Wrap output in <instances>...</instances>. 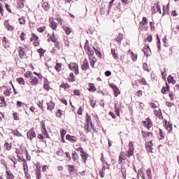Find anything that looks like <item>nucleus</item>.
Wrapping results in <instances>:
<instances>
[{
  "label": "nucleus",
  "mask_w": 179,
  "mask_h": 179,
  "mask_svg": "<svg viewBox=\"0 0 179 179\" xmlns=\"http://www.w3.org/2000/svg\"><path fill=\"white\" fill-rule=\"evenodd\" d=\"M140 30H148V28L146 27L145 24H148V18L146 17H143V20L140 22Z\"/></svg>",
  "instance_id": "1"
},
{
  "label": "nucleus",
  "mask_w": 179,
  "mask_h": 179,
  "mask_svg": "<svg viewBox=\"0 0 179 179\" xmlns=\"http://www.w3.org/2000/svg\"><path fill=\"white\" fill-rule=\"evenodd\" d=\"M69 66L71 71H75L76 75H79V66H78V64L72 62Z\"/></svg>",
  "instance_id": "2"
},
{
  "label": "nucleus",
  "mask_w": 179,
  "mask_h": 179,
  "mask_svg": "<svg viewBox=\"0 0 179 179\" xmlns=\"http://www.w3.org/2000/svg\"><path fill=\"white\" fill-rule=\"evenodd\" d=\"M27 138L28 139H30V141H31V139H33L34 138H36L37 134H36V131H34V129H31L27 133Z\"/></svg>",
  "instance_id": "3"
},
{
  "label": "nucleus",
  "mask_w": 179,
  "mask_h": 179,
  "mask_svg": "<svg viewBox=\"0 0 179 179\" xmlns=\"http://www.w3.org/2000/svg\"><path fill=\"white\" fill-rule=\"evenodd\" d=\"M127 156H129V157H131V156H134V144L132 143V141H130L129 143Z\"/></svg>",
  "instance_id": "4"
},
{
  "label": "nucleus",
  "mask_w": 179,
  "mask_h": 179,
  "mask_svg": "<svg viewBox=\"0 0 179 179\" xmlns=\"http://www.w3.org/2000/svg\"><path fill=\"white\" fill-rule=\"evenodd\" d=\"M29 83L32 86H37V85H38V78L34 76H32L29 78Z\"/></svg>",
  "instance_id": "5"
},
{
  "label": "nucleus",
  "mask_w": 179,
  "mask_h": 179,
  "mask_svg": "<svg viewBox=\"0 0 179 179\" xmlns=\"http://www.w3.org/2000/svg\"><path fill=\"white\" fill-rule=\"evenodd\" d=\"M143 52H144V55L145 57H149L151 54L150 48H149V45H145V48L143 49Z\"/></svg>",
  "instance_id": "6"
},
{
  "label": "nucleus",
  "mask_w": 179,
  "mask_h": 179,
  "mask_svg": "<svg viewBox=\"0 0 179 179\" xmlns=\"http://www.w3.org/2000/svg\"><path fill=\"white\" fill-rule=\"evenodd\" d=\"M36 169V177H37V179H40L41 177V171H40V163H36L35 164Z\"/></svg>",
  "instance_id": "7"
},
{
  "label": "nucleus",
  "mask_w": 179,
  "mask_h": 179,
  "mask_svg": "<svg viewBox=\"0 0 179 179\" xmlns=\"http://www.w3.org/2000/svg\"><path fill=\"white\" fill-rule=\"evenodd\" d=\"M81 69L83 71H87L89 69V61H87V59H85L83 61V64L81 65Z\"/></svg>",
  "instance_id": "8"
},
{
  "label": "nucleus",
  "mask_w": 179,
  "mask_h": 179,
  "mask_svg": "<svg viewBox=\"0 0 179 179\" xmlns=\"http://www.w3.org/2000/svg\"><path fill=\"white\" fill-rule=\"evenodd\" d=\"M18 52H19V57L20 58H23L26 55V52H24V49L23 48L20 47L18 48Z\"/></svg>",
  "instance_id": "9"
},
{
  "label": "nucleus",
  "mask_w": 179,
  "mask_h": 179,
  "mask_svg": "<svg viewBox=\"0 0 179 179\" xmlns=\"http://www.w3.org/2000/svg\"><path fill=\"white\" fill-rule=\"evenodd\" d=\"M66 139H67V141H69L70 142H76V137L71 136L69 134H67L66 136Z\"/></svg>",
  "instance_id": "10"
},
{
  "label": "nucleus",
  "mask_w": 179,
  "mask_h": 179,
  "mask_svg": "<svg viewBox=\"0 0 179 179\" xmlns=\"http://www.w3.org/2000/svg\"><path fill=\"white\" fill-rule=\"evenodd\" d=\"M152 146H153V143H152V141H148L145 143V148L147 150H148L149 152L152 150Z\"/></svg>",
  "instance_id": "11"
},
{
  "label": "nucleus",
  "mask_w": 179,
  "mask_h": 179,
  "mask_svg": "<svg viewBox=\"0 0 179 179\" xmlns=\"http://www.w3.org/2000/svg\"><path fill=\"white\" fill-rule=\"evenodd\" d=\"M48 106V110H50V111H52V109L55 107V103H54L52 101H50V103H47Z\"/></svg>",
  "instance_id": "12"
},
{
  "label": "nucleus",
  "mask_w": 179,
  "mask_h": 179,
  "mask_svg": "<svg viewBox=\"0 0 179 179\" xmlns=\"http://www.w3.org/2000/svg\"><path fill=\"white\" fill-rule=\"evenodd\" d=\"M121 171L122 174V178H127V169L125 168V166L122 165Z\"/></svg>",
  "instance_id": "13"
},
{
  "label": "nucleus",
  "mask_w": 179,
  "mask_h": 179,
  "mask_svg": "<svg viewBox=\"0 0 179 179\" xmlns=\"http://www.w3.org/2000/svg\"><path fill=\"white\" fill-rule=\"evenodd\" d=\"M124 38V34L120 33L116 38V41L118 43V44H121V41H122V39Z\"/></svg>",
  "instance_id": "14"
},
{
  "label": "nucleus",
  "mask_w": 179,
  "mask_h": 179,
  "mask_svg": "<svg viewBox=\"0 0 179 179\" xmlns=\"http://www.w3.org/2000/svg\"><path fill=\"white\" fill-rule=\"evenodd\" d=\"M169 89H170V87H169V85L166 83V87H163L162 89L161 90V92L162 93H163V94H166V92H168Z\"/></svg>",
  "instance_id": "15"
},
{
  "label": "nucleus",
  "mask_w": 179,
  "mask_h": 179,
  "mask_svg": "<svg viewBox=\"0 0 179 179\" xmlns=\"http://www.w3.org/2000/svg\"><path fill=\"white\" fill-rule=\"evenodd\" d=\"M42 8L44 9V10H45V12H47V10L50 9V6L48 5V3L44 2L42 3Z\"/></svg>",
  "instance_id": "16"
},
{
  "label": "nucleus",
  "mask_w": 179,
  "mask_h": 179,
  "mask_svg": "<svg viewBox=\"0 0 179 179\" xmlns=\"http://www.w3.org/2000/svg\"><path fill=\"white\" fill-rule=\"evenodd\" d=\"M144 125L148 128V129H150L152 128V122L148 120L147 122H143Z\"/></svg>",
  "instance_id": "17"
},
{
  "label": "nucleus",
  "mask_w": 179,
  "mask_h": 179,
  "mask_svg": "<svg viewBox=\"0 0 179 179\" xmlns=\"http://www.w3.org/2000/svg\"><path fill=\"white\" fill-rule=\"evenodd\" d=\"M78 150H80V152L81 157H87V153H86L85 151H83V148H78Z\"/></svg>",
  "instance_id": "18"
},
{
  "label": "nucleus",
  "mask_w": 179,
  "mask_h": 179,
  "mask_svg": "<svg viewBox=\"0 0 179 179\" xmlns=\"http://www.w3.org/2000/svg\"><path fill=\"white\" fill-rule=\"evenodd\" d=\"M3 106H6V102H5V97H0V107H3Z\"/></svg>",
  "instance_id": "19"
},
{
  "label": "nucleus",
  "mask_w": 179,
  "mask_h": 179,
  "mask_svg": "<svg viewBox=\"0 0 179 179\" xmlns=\"http://www.w3.org/2000/svg\"><path fill=\"white\" fill-rule=\"evenodd\" d=\"M165 125L166 126V129L169 132H171V131H173V124L170 123H168L167 124V122H165Z\"/></svg>",
  "instance_id": "20"
},
{
  "label": "nucleus",
  "mask_w": 179,
  "mask_h": 179,
  "mask_svg": "<svg viewBox=\"0 0 179 179\" xmlns=\"http://www.w3.org/2000/svg\"><path fill=\"white\" fill-rule=\"evenodd\" d=\"M42 132L45 138H48V133L47 132V129H45V126L44 124H43Z\"/></svg>",
  "instance_id": "21"
},
{
  "label": "nucleus",
  "mask_w": 179,
  "mask_h": 179,
  "mask_svg": "<svg viewBox=\"0 0 179 179\" xmlns=\"http://www.w3.org/2000/svg\"><path fill=\"white\" fill-rule=\"evenodd\" d=\"M64 30L67 36H69V34L72 33V30H71V28H69V27H64Z\"/></svg>",
  "instance_id": "22"
},
{
  "label": "nucleus",
  "mask_w": 179,
  "mask_h": 179,
  "mask_svg": "<svg viewBox=\"0 0 179 179\" xmlns=\"http://www.w3.org/2000/svg\"><path fill=\"white\" fill-rule=\"evenodd\" d=\"M168 82H169V83H172L173 85L176 84V81L174 80V78L171 76H168Z\"/></svg>",
  "instance_id": "23"
},
{
  "label": "nucleus",
  "mask_w": 179,
  "mask_h": 179,
  "mask_svg": "<svg viewBox=\"0 0 179 179\" xmlns=\"http://www.w3.org/2000/svg\"><path fill=\"white\" fill-rule=\"evenodd\" d=\"M4 148L6 149V150H10V149H12V144L9 143H6L4 144Z\"/></svg>",
  "instance_id": "24"
},
{
  "label": "nucleus",
  "mask_w": 179,
  "mask_h": 179,
  "mask_svg": "<svg viewBox=\"0 0 179 179\" xmlns=\"http://www.w3.org/2000/svg\"><path fill=\"white\" fill-rule=\"evenodd\" d=\"M62 66V65L61 64V63H57L55 66V69H56V71H57V72H59L61 71Z\"/></svg>",
  "instance_id": "25"
},
{
  "label": "nucleus",
  "mask_w": 179,
  "mask_h": 179,
  "mask_svg": "<svg viewBox=\"0 0 179 179\" xmlns=\"http://www.w3.org/2000/svg\"><path fill=\"white\" fill-rule=\"evenodd\" d=\"M58 26V24H57L55 22L52 21L50 24V27L53 30H57V27Z\"/></svg>",
  "instance_id": "26"
},
{
  "label": "nucleus",
  "mask_w": 179,
  "mask_h": 179,
  "mask_svg": "<svg viewBox=\"0 0 179 179\" xmlns=\"http://www.w3.org/2000/svg\"><path fill=\"white\" fill-rule=\"evenodd\" d=\"M84 48L85 51H90V46H89V41L86 40Z\"/></svg>",
  "instance_id": "27"
},
{
  "label": "nucleus",
  "mask_w": 179,
  "mask_h": 179,
  "mask_svg": "<svg viewBox=\"0 0 179 179\" xmlns=\"http://www.w3.org/2000/svg\"><path fill=\"white\" fill-rule=\"evenodd\" d=\"M90 62L91 66H92V68H94V64H96V59H94V57L90 58Z\"/></svg>",
  "instance_id": "28"
},
{
  "label": "nucleus",
  "mask_w": 179,
  "mask_h": 179,
  "mask_svg": "<svg viewBox=\"0 0 179 179\" xmlns=\"http://www.w3.org/2000/svg\"><path fill=\"white\" fill-rule=\"evenodd\" d=\"M131 59L134 62H135V61H136V59H138V55H136L135 53L131 52Z\"/></svg>",
  "instance_id": "29"
},
{
  "label": "nucleus",
  "mask_w": 179,
  "mask_h": 179,
  "mask_svg": "<svg viewBox=\"0 0 179 179\" xmlns=\"http://www.w3.org/2000/svg\"><path fill=\"white\" fill-rule=\"evenodd\" d=\"M155 115L156 117H158L159 118V120H162L163 119V115H162V110H159L158 113H155Z\"/></svg>",
  "instance_id": "30"
},
{
  "label": "nucleus",
  "mask_w": 179,
  "mask_h": 179,
  "mask_svg": "<svg viewBox=\"0 0 179 179\" xmlns=\"http://www.w3.org/2000/svg\"><path fill=\"white\" fill-rule=\"evenodd\" d=\"M17 82H18L20 85H25L24 79H23L22 78H17Z\"/></svg>",
  "instance_id": "31"
},
{
  "label": "nucleus",
  "mask_w": 179,
  "mask_h": 179,
  "mask_svg": "<svg viewBox=\"0 0 179 179\" xmlns=\"http://www.w3.org/2000/svg\"><path fill=\"white\" fill-rule=\"evenodd\" d=\"M89 91L90 92H96V87H94V84H90Z\"/></svg>",
  "instance_id": "32"
},
{
  "label": "nucleus",
  "mask_w": 179,
  "mask_h": 179,
  "mask_svg": "<svg viewBox=\"0 0 179 179\" xmlns=\"http://www.w3.org/2000/svg\"><path fill=\"white\" fill-rule=\"evenodd\" d=\"M111 52H112L113 57L115 59H117L118 57L117 56V54L115 53V49H111Z\"/></svg>",
  "instance_id": "33"
},
{
  "label": "nucleus",
  "mask_w": 179,
  "mask_h": 179,
  "mask_svg": "<svg viewBox=\"0 0 179 179\" xmlns=\"http://www.w3.org/2000/svg\"><path fill=\"white\" fill-rule=\"evenodd\" d=\"M32 37L31 38V41H37L38 40V36H37L36 34H32Z\"/></svg>",
  "instance_id": "34"
},
{
  "label": "nucleus",
  "mask_w": 179,
  "mask_h": 179,
  "mask_svg": "<svg viewBox=\"0 0 179 179\" xmlns=\"http://www.w3.org/2000/svg\"><path fill=\"white\" fill-rule=\"evenodd\" d=\"M115 111L117 115H120V106L116 105V103L115 104Z\"/></svg>",
  "instance_id": "35"
},
{
  "label": "nucleus",
  "mask_w": 179,
  "mask_h": 179,
  "mask_svg": "<svg viewBox=\"0 0 179 179\" xmlns=\"http://www.w3.org/2000/svg\"><path fill=\"white\" fill-rule=\"evenodd\" d=\"M50 40H51L52 43H55L56 44H58V40L55 38V36H54V34H52V36L50 37Z\"/></svg>",
  "instance_id": "36"
},
{
  "label": "nucleus",
  "mask_w": 179,
  "mask_h": 179,
  "mask_svg": "<svg viewBox=\"0 0 179 179\" xmlns=\"http://www.w3.org/2000/svg\"><path fill=\"white\" fill-rule=\"evenodd\" d=\"M24 171L25 176H27L28 169H27V163L26 162H24Z\"/></svg>",
  "instance_id": "37"
},
{
  "label": "nucleus",
  "mask_w": 179,
  "mask_h": 179,
  "mask_svg": "<svg viewBox=\"0 0 179 179\" xmlns=\"http://www.w3.org/2000/svg\"><path fill=\"white\" fill-rule=\"evenodd\" d=\"M18 8H20V9L24 8V3L23 2V0H21L18 2Z\"/></svg>",
  "instance_id": "38"
},
{
  "label": "nucleus",
  "mask_w": 179,
  "mask_h": 179,
  "mask_svg": "<svg viewBox=\"0 0 179 179\" xmlns=\"http://www.w3.org/2000/svg\"><path fill=\"white\" fill-rule=\"evenodd\" d=\"M32 75H33V73H31V72H30V71H28V72H27V73L24 74V76H25V78H27V79H29V78H31V76H33Z\"/></svg>",
  "instance_id": "39"
},
{
  "label": "nucleus",
  "mask_w": 179,
  "mask_h": 179,
  "mask_svg": "<svg viewBox=\"0 0 179 179\" xmlns=\"http://www.w3.org/2000/svg\"><path fill=\"white\" fill-rule=\"evenodd\" d=\"M146 173L148 178L152 179V171L150 170V169H148Z\"/></svg>",
  "instance_id": "40"
},
{
  "label": "nucleus",
  "mask_w": 179,
  "mask_h": 179,
  "mask_svg": "<svg viewBox=\"0 0 179 179\" xmlns=\"http://www.w3.org/2000/svg\"><path fill=\"white\" fill-rule=\"evenodd\" d=\"M114 90V93H115V96L117 97V96H118V94H120V90L118 89L117 87H116V88L113 89Z\"/></svg>",
  "instance_id": "41"
},
{
  "label": "nucleus",
  "mask_w": 179,
  "mask_h": 179,
  "mask_svg": "<svg viewBox=\"0 0 179 179\" xmlns=\"http://www.w3.org/2000/svg\"><path fill=\"white\" fill-rule=\"evenodd\" d=\"M38 52H39L41 57L44 56V53L45 52V50H44L43 48L38 49Z\"/></svg>",
  "instance_id": "42"
},
{
  "label": "nucleus",
  "mask_w": 179,
  "mask_h": 179,
  "mask_svg": "<svg viewBox=\"0 0 179 179\" xmlns=\"http://www.w3.org/2000/svg\"><path fill=\"white\" fill-rule=\"evenodd\" d=\"M93 49L95 51V54L99 57V58H101V52L99 51V50L96 49L94 47H93Z\"/></svg>",
  "instance_id": "43"
},
{
  "label": "nucleus",
  "mask_w": 179,
  "mask_h": 179,
  "mask_svg": "<svg viewBox=\"0 0 179 179\" xmlns=\"http://www.w3.org/2000/svg\"><path fill=\"white\" fill-rule=\"evenodd\" d=\"M60 87H62V89H69V85L63 83H62Z\"/></svg>",
  "instance_id": "44"
},
{
  "label": "nucleus",
  "mask_w": 179,
  "mask_h": 179,
  "mask_svg": "<svg viewBox=\"0 0 179 179\" xmlns=\"http://www.w3.org/2000/svg\"><path fill=\"white\" fill-rule=\"evenodd\" d=\"M60 132H61V138H64V136L66 135V130H65L64 129H62Z\"/></svg>",
  "instance_id": "45"
},
{
  "label": "nucleus",
  "mask_w": 179,
  "mask_h": 179,
  "mask_svg": "<svg viewBox=\"0 0 179 179\" xmlns=\"http://www.w3.org/2000/svg\"><path fill=\"white\" fill-rule=\"evenodd\" d=\"M37 30L39 33H43V31H44V30H45V26L41 27L38 28Z\"/></svg>",
  "instance_id": "46"
},
{
  "label": "nucleus",
  "mask_w": 179,
  "mask_h": 179,
  "mask_svg": "<svg viewBox=\"0 0 179 179\" xmlns=\"http://www.w3.org/2000/svg\"><path fill=\"white\" fill-rule=\"evenodd\" d=\"M56 115L57 117H58L59 118H60V117L62 116V112L61 110H58L56 113Z\"/></svg>",
  "instance_id": "47"
},
{
  "label": "nucleus",
  "mask_w": 179,
  "mask_h": 179,
  "mask_svg": "<svg viewBox=\"0 0 179 179\" xmlns=\"http://www.w3.org/2000/svg\"><path fill=\"white\" fill-rule=\"evenodd\" d=\"M92 123V118L90 117V116H88L87 117V120H86V124H90Z\"/></svg>",
  "instance_id": "48"
},
{
  "label": "nucleus",
  "mask_w": 179,
  "mask_h": 179,
  "mask_svg": "<svg viewBox=\"0 0 179 179\" xmlns=\"http://www.w3.org/2000/svg\"><path fill=\"white\" fill-rule=\"evenodd\" d=\"M143 68L144 71H147V72H149V68H148V64L143 63Z\"/></svg>",
  "instance_id": "49"
},
{
  "label": "nucleus",
  "mask_w": 179,
  "mask_h": 179,
  "mask_svg": "<svg viewBox=\"0 0 179 179\" xmlns=\"http://www.w3.org/2000/svg\"><path fill=\"white\" fill-rule=\"evenodd\" d=\"M6 43H8V39L6 38V37H3V44L4 48H6Z\"/></svg>",
  "instance_id": "50"
},
{
  "label": "nucleus",
  "mask_w": 179,
  "mask_h": 179,
  "mask_svg": "<svg viewBox=\"0 0 179 179\" xmlns=\"http://www.w3.org/2000/svg\"><path fill=\"white\" fill-rule=\"evenodd\" d=\"M84 128L87 132H90V127H89V124H85Z\"/></svg>",
  "instance_id": "51"
},
{
  "label": "nucleus",
  "mask_w": 179,
  "mask_h": 179,
  "mask_svg": "<svg viewBox=\"0 0 179 179\" xmlns=\"http://www.w3.org/2000/svg\"><path fill=\"white\" fill-rule=\"evenodd\" d=\"M6 29L9 31H13V27L12 25H7L6 26Z\"/></svg>",
  "instance_id": "52"
},
{
  "label": "nucleus",
  "mask_w": 179,
  "mask_h": 179,
  "mask_svg": "<svg viewBox=\"0 0 179 179\" xmlns=\"http://www.w3.org/2000/svg\"><path fill=\"white\" fill-rule=\"evenodd\" d=\"M90 105L92 107H93V108H94V107H96V101L94 100H90Z\"/></svg>",
  "instance_id": "53"
},
{
  "label": "nucleus",
  "mask_w": 179,
  "mask_h": 179,
  "mask_svg": "<svg viewBox=\"0 0 179 179\" xmlns=\"http://www.w3.org/2000/svg\"><path fill=\"white\" fill-rule=\"evenodd\" d=\"M73 76H74L73 73H70V78H71L70 79V80L71 82H75V78Z\"/></svg>",
  "instance_id": "54"
},
{
  "label": "nucleus",
  "mask_w": 179,
  "mask_h": 179,
  "mask_svg": "<svg viewBox=\"0 0 179 179\" xmlns=\"http://www.w3.org/2000/svg\"><path fill=\"white\" fill-rule=\"evenodd\" d=\"M69 171H75V167H73L72 165H69Z\"/></svg>",
  "instance_id": "55"
},
{
  "label": "nucleus",
  "mask_w": 179,
  "mask_h": 179,
  "mask_svg": "<svg viewBox=\"0 0 179 179\" xmlns=\"http://www.w3.org/2000/svg\"><path fill=\"white\" fill-rule=\"evenodd\" d=\"M20 24H24V23H26V20H24V18H20Z\"/></svg>",
  "instance_id": "56"
},
{
  "label": "nucleus",
  "mask_w": 179,
  "mask_h": 179,
  "mask_svg": "<svg viewBox=\"0 0 179 179\" xmlns=\"http://www.w3.org/2000/svg\"><path fill=\"white\" fill-rule=\"evenodd\" d=\"M24 36H26V34H24V32H22L20 34V38H21V40H22V41H24Z\"/></svg>",
  "instance_id": "57"
},
{
  "label": "nucleus",
  "mask_w": 179,
  "mask_h": 179,
  "mask_svg": "<svg viewBox=\"0 0 179 179\" xmlns=\"http://www.w3.org/2000/svg\"><path fill=\"white\" fill-rule=\"evenodd\" d=\"M136 94L138 97H141V96H142V90L137 91Z\"/></svg>",
  "instance_id": "58"
},
{
  "label": "nucleus",
  "mask_w": 179,
  "mask_h": 179,
  "mask_svg": "<svg viewBox=\"0 0 179 179\" xmlns=\"http://www.w3.org/2000/svg\"><path fill=\"white\" fill-rule=\"evenodd\" d=\"M74 94H76V96H80V91H79L78 90H74Z\"/></svg>",
  "instance_id": "59"
},
{
  "label": "nucleus",
  "mask_w": 179,
  "mask_h": 179,
  "mask_svg": "<svg viewBox=\"0 0 179 179\" xmlns=\"http://www.w3.org/2000/svg\"><path fill=\"white\" fill-rule=\"evenodd\" d=\"M152 39H153V36H152V35H149L146 38V40H148V41H150V42L152 41Z\"/></svg>",
  "instance_id": "60"
},
{
  "label": "nucleus",
  "mask_w": 179,
  "mask_h": 179,
  "mask_svg": "<svg viewBox=\"0 0 179 179\" xmlns=\"http://www.w3.org/2000/svg\"><path fill=\"white\" fill-rule=\"evenodd\" d=\"M166 36H164V38H163L164 45V47H168L169 44L166 43Z\"/></svg>",
  "instance_id": "61"
},
{
  "label": "nucleus",
  "mask_w": 179,
  "mask_h": 179,
  "mask_svg": "<svg viewBox=\"0 0 179 179\" xmlns=\"http://www.w3.org/2000/svg\"><path fill=\"white\" fill-rule=\"evenodd\" d=\"M106 76H111V71H107L105 72Z\"/></svg>",
  "instance_id": "62"
},
{
  "label": "nucleus",
  "mask_w": 179,
  "mask_h": 179,
  "mask_svg": "<svg viewBox=\"0 0 179 179\" xmlns=\"http://www.w3.org/2000/svg\"><path fill=\"white\" fill-rule=\"evenodd\" d=\"M13 118L15 120H19V118L17 117V113H13Z\"/></svg>",
  "instance_id": "63"
},
{
  "label": "nucleus",
  "mask_w": 179,
  "mask_h": 179,
  "mask_svg": "<svg viewBox=\"0 0 179 179\" xmlns=\"http://www.w3.org/2000/svg\"><path fill=\"white\" fill-rule=\"evenodd\" d=\"M106 13V9L104 8H101V15H104Z\"/></svg>",
  "instance_id": "64"
}]
</instances>
